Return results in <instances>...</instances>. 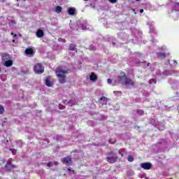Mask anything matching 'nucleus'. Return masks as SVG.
Wrapping results in <instances>:
<instances>
[{
	"mask_svg": "<svg viewBox=\"0 0 179 179\" xmlns=\"http://www.w3.org/2000/svg\"><path fill=\"white\" fill-rule=\"evenodd\" d=\"M110 3H115L117 2V0H108Z\"/></svg>",
	"mask_w": 179,
	"mask_h": 179,
	"instance_id": "25",
	"label": "nucleus"
},
{
	"mask_svg": "<svg viewBox=\"0 0 179 179\" xmlns=\"http://www.w3.org/2000/svg\"><path fill=\"white\" fill-rule=\"evenodd\" d=\"M69 50L70 51H76V45L71 43L69 45Z\"/></svg>",
	"mask_w": 179,
	"mask_h": 179,
	"instance_id": "17",
	"label": "nucleus"
},
{
	"mask_svg": "<svg viewBox=\"0 0 179 179\" xmlns=\"http://www.w3.org/2000/svg\"><path fill=\"white\" fill-rule=\"evenodd\" d=\"M66 73H68V71L63 70L61 67L56 70V76L59 78V83L62 85L66 83V76H65Z\"/></svg>",
	"mask_w": 179,
	"mask_h": 179,
	"instance_id": "1",
	"label": "nucleus"
},
{
	"mask_svg": "<svg viewBox=\"0 0 179 179\" xmlns=\"http://www.w3.org/2000/svg\"><path fill=\"white\" fill-rule=\"evenodd\" d=\"M36 34L38 38H41L44 37V31H43L42 29H38Z\"/></svg>",
	"mask_w": 179,
	"mask_h": 179,
	"instance_id": "11",
	"label": "nucleus"
},
{
	"mask_svg": "<svg viewBox=\"0 0 179 179\" xmlns=\"http://www.w3.org/2000/svg\"><path fill=\"white\" fill-rule=\"evenodd\" d=\"M68 170H69V171H71V168H69Z\"/></svg>",
	"mask_w": 179,
	"mask_h": 179,
	"instance_id": "33",
	"label": "nucleus"
},
{
	"mask_svg": "<svg viewBox=\"0 0 179 179\" xmlns=\"http://www.w3.org/2000/svg\"><path fill=\"white\" fill-rule=\"evenodd\" d=\"M140 13H143V9L140 10Z\"/></svg>",
	"mask_w": 179,
	"mask_h": 179,
	"instance_id": "29",
	"label": "nucleus"
},
{
	"mask_svg": "<svg viewBox=\"0 0 179 179\" xmlns=\"http://www.w3.org/2000/svg\"><path fill=\"white\" fill-rule=\"evenodd\" d=\"M122 76H118V80H119V83H124L123 80H125V78H127V74L125 73V72H122L121 73Z\"/></svg>",
	"mask_w": 179,
	"mask_h": 179,
	"instance_id": "9",
	"label": "nucleus"
},
{
	"mask_svg": "<svg viewBox=\"0 0 179 179\" xmlns=\"http://www.w3.org/2000/svg\"><path fill=\"white\" fill-rule=\"evenodd\" d=\"M136 1H141V0H136Z\"/></svg>",
	"mask_w": 179,
	"mask_h": 179,
	"instance_id": "36",
	"label": "nucleus"
},
{
	"mask_svg": "<svg viewBox=\"0 0 179 179\" xmlns=\"http://www.w3.org/2000/svg\"><path fill=\"white\" fill-rule=\"evenodd\" d=\"M85 1H89V0H85Z\"/></svg>",
	"mask_w": 179,
	"mask_h": 179,
	"instance_id": "37",
	"label": "nucleus"
},
{
	"mask_svg": "<svg viewBox=\"0 0 179 179\" xmlns=\"http://www.w3.org/2000/svg\"><path fill=\"white\" fill-rule=\"evenodd\" d=\"M71 162H72V158H71V157L69 156L62 159V162L63 163V164H69Z\"/></svg>",
	"mask_w": 179,
	"mask_h": 179,
	"instance_id": "8",
	"label": "nucleus"
},
{
	"mask_svg": "<svg viewBox=\"0 0 179 179\" xmlns=\"http://www.w3.org/2000/svg\"><path fill=\"white\" fill-rule=\"evenodd\" d=\"M119 155H121L122 157H124V154H122L121 152H118Z\"/></svg>",
	"mask_w": 179,
	"mask_h": 179,
	"instance_id": "28",
	"label": "nucleus"
},
{
	"mask_svg": "<svg viewBox=\"0 0 179 179\" xmlns=\"http://www.w3.org/2000/svg\"><path fill=\"white\" fill-rule=\"evenodd\" d=\"M25 53L27 54V55H33V54H34V50H33V48H27L25 50Z\"/></svg>",
	"mask_w": 179,
	"mask_h": 179,
	"instance_id": "16",
	"label": "nucleus"
},
{
	"mask_svg": "<svg viewBox=\"0 0 179 179\" xmlns=\"http://www.w3.org/2000/svg\"><path fill=\"white\" fill-rule=\"evenodd\" d=\"M55 12L57 13H61L62 12V7L59 6H56L55 8Z\"/></svg>",
	"mask_w": 179,
	"mask_h": 179,
	"instance_id": "18",
	"label": "nucleus"
},
{
	"mask_svg": "<svg viewBox=\"0 0 179 179\" xmlns=\"http://www.w3.org/2000/svg\"><path fill=\"white\" fill-rule=\"evenodd\" d=\"M0 72H1V67H0Z\"/></svg>",
	"mask_w": 179,
	"mask_h": 179,
	"instance_id": "38",
	"label": "nucleus"
},
{
	"mask_svg": "<svg viewBox=\"0 0 179 179\" xmlns=\"http://www.w3.org/2000/svg\"><path fill=\"white\" fill-rule=\"evenodd\" d=\"M149 65H150V63H148V66H149Z\"/></svg>",
	"mask_w": 179,
	"mask_h": 179,
	"instance_id": "34",
	"label": "nucleus"
},
{
	"mask_svg": "<svg viewBox=\"0 0 179 179\" xmlns=\"http://www.w3.org/2000/svg\"><path fill=\"white\" fill-rule=\"evenodd\" d=\"M76 12V8H69L68 9V13L69 15H70V16H73Z\"/></svg>",
	"mask_w": 179,
	"mask_h": 179,
	"instance_id": "14",
	"label": "nucleus"
},
{
	"mask_svg": "<svg viewBox=\"0 0 179 179\" xmlns=\"http://www.w3.org/2000/svg\"><path fill=\"white\" fill-rule=\"evenodd\" d=\"M90 79L92 82H96L97 81V75L94 72L91 73V75L90 76Z\"/></svg>",
	"mask_w": 179,
	"mask_h": 179,
	"instance_id": "12",
	"label": "nucleus"
},
{
	"mask_svg": "<svg viewBox=\"0 0 179 179\" xmlns=\"http://www.w3.org/2000/svg\"><path fill=\"white\" fill-rule=\"evenodd\" d=\"M14 34H14L13 32H11V33H10V35H11V36H14Z\"/></svg>",
	"mask_w": 179,
	"mask_h": 179,
	"instance_id": "31",
	"label": "nucleus"
},
{
	"mask_svg": "<svg viewBox=\"0 0 179 179\" xmlns=\"http://www.w3.org/2000/svg\"><path fill=\"white\" fill-rule=\"evenodd\" d=\"M122 85H125L126 86H128L130 85V86H135V81L134 80L131 79L130 78L125 77L123 83H122Z\"/></svg>",
	"mask_w": 179,
	"mask_h": 179,
	"instance_id": "4",
	"label": "nucleus"
},
{
	"mask_svg": "<svg viewBox=\"0 0 179 179\" xmlns=\"http://www.w3.org/2000/svg\"><path fill=\"white\" fill-rule=\"evenodd\" d=\"M128 162H130V163H132V162H134V157H132L131 155H129L127 158Z\"/></svg>",
	"mask_w": 179,
	"mask_h": 179,
	"instance_id": "21",
	"label": "nucleus"
},
{
	"mask_svg": "<svg viewBox=\"0 0 179 179\" xmlns=\"http://www.w3.org/2000/svg\"><path fill=\"white\" fill-rule=\"evenodd\" d=\"M108 83L109 85H111V83H113V80H111L110 78H108V80H107Z\"/></svg>",
	"mask_w": 179,
	"mask_h": 179,
	"instance_id": "24",
	"label": "nucleus"
},
{
	"mask_svg": "<svg viewBox=\"0 0 179 179\" xmlns=\"http://www.w3.org/2000/svg\"><path fill=\"white\" fill-rule=\"evenodd\" d=\"M78 150H74L73 151V153H78Z\"/></svg>",
	"mask_w": 179,
	"mask_h": 179,
	"instance_id": "27",
	"label": "nucleus"
},
{
	"mask_svg": "<svg viewBox=\"0 0 179 179\" xmlns=\"http://www.w3.org/2000/svg\"><path fill=\"white\" fill-rule=\"evenodd\" d=\"M10 59V55L8 53H2L1 54V61L3 63H4L6 61H8Z\"/></svg>",
	"mask_w": 179,
	"mask_h": 179,
	"instance_id": "6",
	"label": "nucleus"
},
{
	"mask_svg": "<svg viewBox=\"0 0 179 179\" xmlns=\"http://www.w3.org/2000/svg\"><path fill=\"white\" fill-rule=\"evenodd\" d=\"M34 72L36 73V75H41V73H44V66H43V64L37 63L34 66Z\"/></svg>",
	"mask_w": 179,
	"mask_h": 179,
	"instance_id": "3",
	"label": "nucleus"
},
{
	"mask_svg": "<svg viewBox=\"0 0 179 179\" xmlns=\"http://www.w3.org/2000/svg\"><path fill=\"white\" fill-rule=\"evenodd\" d=\"M175 10L177 12L179 10V3H176L174 5Z\"/></svg>",
	"mask_w": 179,
	"mask_h": 179,
	"instance_id": "22",
	"label": "nucleus"
},
{
	"mask_svg": "<svg viewBox=\"0 0 179 179\" xmlns=\"http://www.w3.org/2000/svg\"><path fill=\"white\" fill-rule=\"evenodd\" d=\"M17 1H20V0H16Z\"/></svg>",
	"mask_w": 179,
	"mask_h": 179,
	"instance_id": "35",
	"label": "nucleus"
},
{
	"mask_svg": "<svg viewBox=\"0 0 179 179\" xmlns=\"http://www.w3.org/2000/svg\"><path fill=\"white\" fill-rule=\"evenodd\" d=\"M6 170H12L13 169H16V166L15 165L12 164V163L8 162L6 164Z\"/></svg>",
	"mask_w": 179,
	"mask_h": 179,
	"instance_id": "13",
	"label": "nucleus"
},
{
	"mask_svg": "<svg viewBox=\"0 0 179 179\" xmlns=\"http://www.w3.org/2000/svg\"><path fill=\"white\" fill-rule=\"evenodd\" d=\"M157 55L160 59H165L167 55L164 52H157Z\"/></svg>",
	"mask_w": 179,
	"mask_h": 179,
	"instance_id": "15",
	"label": "nucleus"
},
{
	"mask_svg": "<svg viewBox=\"0 0 179 179\" xmlns=\"http://www.w3.org/2000/svg\"><path fill=\"white\" fill-rule=\"evenodd\" d=\"M3 113H5V108L2 105H0V115L3 114Z\"/></svg>",
	"mask_w": 179,
	"mask_h": 179,
	"instance_id": "20",
	"label": "nucleus"
},
{
	"mask_svg": "<svg viewBox=\"0 0 179 179\" xmlns=\"http://www.w3.org/2000/svg\"><path fill=\"white\" fill-rule=\"evenodd\" d=\"M13 36H14V37H17V34H14Z\"/></svg>",
	"mask_w": 179,
	"mask_h": 179,
	"instance_id": "32",
	"label": "nucleus"
},
{
	"mask_svg": "<svg viewBox=\"0 0 179 179\" xmlns=\"http://www.w3.org/2000/svg\"><path fill=\"white\" fill-rule=\"evenodd\" d=\"M117 160H118V157L117 156V154L114 152V151H110L108 154V157H106V161L108 163L114 164L116 163Z\"/></svg>",
	"mask_w": 179,
	"mask_h": 179,
	"instance_id": "2",
	"label": "nucleus"
},
{
	"mask_svg": "<svg viewBox=\"0 0 179 179\" xmlns=\"http://www.w3.org/2000/svg\"><path fill=\"white\" fill-rule=\"evenodd\" d=\"M12 155H16V150H12Z\"/></svg>",
	"mask_w": 179,
	"mask_h": 179,
	"instance_id": "26",
	"label": "nucleus"
},
{
	"mask_svg": "<svg viewBox=\"0 0 179 179\" xmlns=\"http://www.w3.org/2000/svg\"><path fill=\"white\" fill-rule=\"evenodd\" d=\"M45 85H46L48 87H52V86L54 85V83L51 81V77L50 76L46 77Z\"/></svg>",
	"mask_w": 179,
	"mask_h": 179,
	"instance_id": "7",
	"label": "nucleus"
},
{
	"mask_svg": "<svg viewBox=\"0 0 179 179\" xmlns=\"http://www.w3.org/2000/svg\"><path fill=\"white\" fill-rule=\"evenodd\" d=\"M4 66H6L7 68H9L10 66H12L13 65V60L9 59L8 60H6L3 63Z\"/></svg>",
	"mask_w": 179,
	"mask_h": 179,
	"instance_id": "10",
	"label": "nucleus"
},
{
	"mask_svg": "<svg viewBox=\"0 0 179 179\" xmlns=\"http://www.w3.org/2000/svg\"><path fill=\"white\" fill-rule=\"evenodd\" d=\"M55 166H58V164H59L58 162H55Z\"/></svg>",
	"mask_w": 179,
	"mask_h": 179,
	"instance_id": "30",
	"label": "nucleus"
},
{
	"mask_svg": "<svg viewBox=\"0 0 179 179\" xmlns=\"http://www.w3.org/2000/svg\"><path fill=\"white\" fill-rule=\"evenodd\" d=\"M108 99H107V97L106 96H102L99 99V101H103V103L107 104V101H108Z\"/></svg>",
	"mask_w": 179,
	"mask_h": 179,
	"instance_id": "19",
	"label": "nucleus"
},
{
	"mask_svg": "<svg viewBox=\"0 0 179 179\" xmlns=\"http://www.w3.org/2000/svg\"><path fill=\"white\" fill-rule=\"evenodd\" d=\"M47 166H48V167H52V166H53L52 162H48L47 164Z\"/></svg>",
	"mask_w": 179,
	"mask_h": 179,
	"instance_id": "23",
	"label": "nucleus"
},
{
	"mask_svg": "<svg viewBox=\"0 0 179 179\" xmlns=\"http://www.w3.org/2000/svg\"><path fill=\"white\" fill-rule=\"evenodd\" d=\"M141 167L144 169V170H150L152 169V163L150 162H144L141 164Z\"/></svg>",
	"mask_w": 179,
	"mask_h": 179,
	"instance_id": "5",
	"label": "nucleus"
}]
</instances>
